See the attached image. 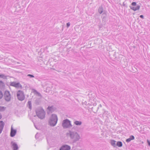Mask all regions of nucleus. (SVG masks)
<instances>
[{
    "mask_svg": "<svg viewBox=\"0 0 150 150\" xmlns=\"http://www.w3.org/2000/svg\"><path fill=\"white\" fill-rule=\"evenodd\" d=\"M56 109V108L54 107L53 106H49L47 108V109L48 110L49 112L51 113L53 112Z\"/></svg>",
    "mask_w": 150,
    "mask_h": 150,
    "instance_id": "1a4fd4ad",
    "label": "nucleus"
},
{
    "mask_svg": "<svg viewBox=\"0 0 150 150\" xmlns=\"http://www.w3.org/2000/svg\"><path fill=\"white\" fill-rule=\"evenodd\" d=\"M7 76H6L4 74H0V78L4 79H7Z\"/></svg>",
    "mask_w": 150,
    "mask_h": 150,
    "instance_id": "aec40b11",
    "label": "nucleus"
},
{
    "mask_svg": "<svg viewBox=\"0 0 150 150\" xmlns=\"http://www.w3.org/2000/svg\"><path fill=\"white\" fill-rule=\"evenodd\" d=\"M34 92L38 94L39 96H41V95L36 90H35Z\"/></svg>",
    "mask_w": 150,
    "mask_h": 150,
    "instance_id": "c85d7f7f",
    "label": "nucleus"
},
{
    "mask_svg": "<svg viewBox=\"0 0 150 150\" xmlns=\"http://www.w3.org/2000/svg\"><path fill=\"white\" fill-rule=\"evenodd\" d=\"M28 104L29 106V108L30 109H31L32 108V104L31 101H28Z\"/></svg>",
    "mask_w": 150,
    "mask_h": 150,
    "instance_id": "4be33fe9",
    "label": "nucleus"
},
{
    "mask_svg": "<svg viewBox=\"0 0 150 150\" xmlns=\"http://www.w3.org/2000/svg\"><path fill=\"white\" fill-rule=\"evenodd\" d=\"M4 98L6 101L9 102L10 101L11 99V95L9 91H6L4 93Z\"/></svg>",
    "mask_w": 150,
    "mask_h": 150,
    "instance_id": "0eeeda50",
    "label": "nucleus"
},
{
    "mask_svg": "<svg viewBox=\"0 0 150 150\" xmlns=\"http://www.w3.org/2000/svg\"><path fill=\"white\" fill-rule=\"evenodd\" d=\"M129 138L131 139V140H133L134 139V137L133 135L130 136Z\"/></svg>",
    "mask_w": 150,
    "mask_h": 150,
    "instance_id": "a878e982",
    "label": "nucleus"
},
{
    "mask_svg": "<svg viewBox=\"0 0 150 150\" xmlns=\"http://www.w3.org/2000/svg\"><path fill=\"white\" fill-rule=\"evenodd\" d=\"M11 144L13 147V150H17L18 149V146L16 143L12 141L11 142Z\"/></svg>",
    "mask_w": 150,
    "mask_h": 150,
    "instance_id": "f8f14e48",
    "label": "nucleus"
},
{
    "mask_svg": "<svg viewBox=\"0 0 150 150\" xmlns=\"http://www.w3.org/2000/svg\"><path fill=\"white\" fill-rule=\"evenodd\" d=\"M16 133V129H13L12 127H11V130L10 133V136L13 137H14Z\"/></svg>",
    "mask_w": 150,
    "mask_h": 150,
    "instance_id": "9b49d317",
    "label": "nucleus"
},
{
    "mask_svg": "<svg viewBox=\"0 0 150 150\" xmlns=\"http://www.w3.org/2000/svg\"><path fill=\"white\" fill-rule=\"evenodd\" d=\"M71 149L70 146L67 145H63L59 149V150H69Z\"/></svg>",
    "mask_w": 150,
    "mask_h": 150,
    "instance_id": "6e6552de",
    "label": "nucleus"
},
{
    "mask_svg": "<svg viewBox=\"0 0 150 150\" xmlns=\"http://www.w3.org/2000/svg\"><path fill=\"white\" fill-rule=\"evenodd\" d=\"M98 12L100 14H101L103 12V8L102 6H100L98 9Z\"/></svg>",
    "mask_w": 150,
    "mask_h": 150,
    "instance_id": "dca6fc26",
    "label": "nucleus"
},
{
    "mask_svg": "<svg viewBox=\"0 0 150 150\" xmlns=\"http://www.w3.org/2000/svg\"><path fill=\"white\" fill-rule=\"evenodd\" d=\"M69 134L71 139H72L73 143H75L80 139L79 135L76 132L69 131Z\"/></svg>",
    "mask_w": 150,
    "mask_h": 150,
    "instance_id": "f257e3e1",
    "label": "nucleus"
},
{
    "mask_svg": "<svg viewBox=\"0 0 150 150\" xmlns=\"http://www.w3.org/2000/svg\"><path fill=\"white\" fill-rule=\"evenodd\" d=\"M58 120L57 115L54 114L52 115L50 120L49 123L51 126L54 127L56 124Z\"/></svg>",
    "mask_w": 150,
    "mask_h": 150,
    "instance_id": "7ed1b4c3",
    "label": "nucleus"
},
{
    "mask_svg": "<svg viewBox=\"0 0 150 150\" xmlns=\"http://www.w3.org/2000/svg\"><path fill=\"white\" fill-rule=\"evenodd\" d=\"M147 142L148 144V146L150 147V140H147Z\"/></svg>",
    "mask_w": 150,
    "mask_h": 150,
    "instance_id": "c756f323",
    "label": "nucleus"
},
{
    "mask_svg": "<svg viewBox=\"0 0 150 150\" xmlns=\"http://www.w3.org/2000/svg\"><path fill=\"white\" fill-rule=\"evenodd\" d=\"M2 115L1 114L0 112V120L2 118Z\"/></svg>",
    "mask_w": 150,
    "mask_h": 150,
    "instance_id": "473e14b6",
    "label": "nucleus"
},
{
    "mask_svg": "<svg viewBox=\"0 0 150 150\" xmlns=\"http://www.w3.org/2000/svg\"><path fill=\"white\" fill-rule=\"evenodd\" d=\"M17 96L19 100L21 101L23 100L25 98L23 91L20 90L18 91L17 93Z\"/></svg>",
    "mask_w": 150,
    "mask_h": 150,
    "instance_id": "39448f33",
    "label": "nucleus"
},
{
    "mask_svg": "<svg viewBox=\"0 0 150 150\" xmlns=\"http://www.w3.org/2000/svg\"><path fill=\"white\" fill-rule=\"evenodd\" d=\"M74 123L76 125H80L82 124V122L80 121H75L74 122Z\"/></svg>",
    "mask_w": 150,
    "mask_h": 150,
    "instance_id": "f3484780",
    "label": "nucleus"
},
{
    "mask_svg": "<svg viewBox=\"0 0 150 150\" xmlns=\"http://www.w3.org/2000/svg\"><path fill=\"white\" fill-rule=\"evenodd\" d=\"M27 76H28V77H29L30 78H34V76L33 75H31V74H28L27 75Z\"/></svg>",
    "mask_w": 150,
    "mask_h": 150,
    "instance_id": "393cba45",
    "label": "nucleus"
},
{
    "mask_svg": "<svg viewBox=\"0 0 150 150\" xmlns=\"http://www.w3.org/2000/svg\"><path fill=\"white\" fill-rule=\"evenodd\" d=\"M116 141L114 140H110V144L111 145L114 147H116Z\"/></svg>",
    "mask_w": 150,
    "mask_h": 150,
    "instance_id": "4468645a",
    "label": "nucleus"
},
{
    "mask_svg": "<svg viewBox=\"0 0 150 150\" xmlns=\"http://www.w3.org/2000/svg\"><path fill=\"white\" fill-rule=\"evenodd\" d=\"M129 7L131 9L135 11L137 10H139L140 7V6H139V5H137V6L136 7H132V6H129Z\"/></svg>",
    "mask_w": 150,
    "mask_h": 150,
    "instance_id": "ddd939ff",
    "label": "nucleus"
},
{
    "mask_svg": "<svg viewBox=\"0 0 150 150\" xmlns=\"http://www.w3.org/2000/svg\"><path fill=\"white\" fill-rule=\"evenodd\" d=\"M3 96V94L2 92L0 90V99H1Z\"/></svg>",
    "mask_w": 150,
    "mask_h": 150,
    "instance_id": "b1692460",
    "label": "nucleus"
},
{
    "mask_svg": "<svg viewBox=\"0 0 150 150\" xmlns=\"http://www.w3.org/2000/svg\"><path fill=\"white\" fill-rule=\"evenodd\" d=\"M70 24L69 22L67 23V27L68 28L70 26Z\"/></svg>",
    "mask_w": 150,
    "mask_h": 150,
    "instance_id": "7c9ffc66",
    "label": "nucleus"
},
{
    "mask_svg": "<svg viewBox=\"0 0 150 150\" xmlns=\"http://www.w3.org/2000/svg\"><path fill=\"white\" fill-rule=\"evenodd\" d=\"M122 146V143L120 141H118L116 143V146H118L119 147H121Z\"/></svg>",
    "mask_w": 150,
    "mask_h": 150,
    "instance_id": "a211bd4d",
    "label": "nucleus"
},
{
    "mask_svg": "<svg viewBox=\"0 0 150 150\" xmlns=\"http://www.w3.org/2000/svg\"><path fill=\"white\" fill-rule=\"evenodd\" d=\"M123 5L124 6H125V2H124L123 3Z\"/></svg>",
    "mask_w": 150,
    "mask_h": 150,
    "instance_id": "f704fd0d",
    "label": "nucleus"
},
{
    "mask_svg": "<svg viewBox=\"0 0 150 150\" xmlns=\"http://www.w3.org/2000/svg\"><path fill=\"white\" fill-rule=\"evenodd\" d=\"M107 16L106 12L104 11L102 14V18L103 21H105L106 19V18Z\"/></svg>",
    "mask_w": 150,
    "mask_h": 150,
    "instance_id": "2eb2a0df",
    "label": "nucleus"
},
{
    "mask_svg": "<svg viewBox=\"0 0 150 150\" xmlns=\"http://www.w3.org/2000/svg\"><path fill=\"white\" fill-rule=\"evenodd\" d=\"M4 125L5 123L3 121H0V134L1 133L3 129Z\"/></svg>",
    "mask_w": 150,
    "mask_h": 150,
    "instance_id": "9d476101",
    "label": "nucleus"
},
{
    "mask_svg": "<svg viewBox=\"0 0 150 150\" xmlns=\"http://www.w3.org/2000/svg\"><path fill=\"white\" fill-rule=\"evenodd\" d=\"M37 135H38V133H37V134H36L35 136V138L36 139H37V138H38V137H37Z\"/></svg>",
    "mask_w": 150,
    "mask_h": 150,
    "instance_id": "72a5a7b5",
    "label": "nucleus"
},
{
    "mask_svg": "<svg viewBox=\"0 0 150 150\" xmlns=\"http://www.w3.org/2000/svg\"><path fill=\"white\" fill-rule=\"evenodd\" d=\"M62 125L64 128H69L72 126L71 122L68 119L63 120Z\"/></svg>",
    "mask_w": 150,
    "mask_h": 150,
    "instance_id": "20e7f679",
    "label": "nucleus"
},
{
    "mask_svg": "<svg viewBox=\"0 0 150 150\" xmlns=\"http://www.w3.org/2000/svg\"><path fill=\"white\" fill-rule=\"evenodd\" d=\"M10 85L17 89H21L22 88V86L19 82H16L15 81L11 82L10 83Z\"/></svg>",
    "mask_w": 150,
    "mask_h": 150,
    "instance_id": "423d86ee",
    "label": "nucleus"
},
{
    "mask_svg": "<svg viewBox=\"0 0 150 150\" xmlns=\"http://www.w3.org/2000/svg\"><path fill=\"white\" fill-rule=\"evenodd\" d=\"M4 83L3 81H0V87L3 86Z\"/></svg>",
    "mask_w": 150,
    "mask_h": 150,
    "instance_id": "5701e85b",
    "label": "nucleus"
},
{
    "mask_svg": "<svg viewBox=\"0 0 150 150\" xmlns=\"http://www.w3.org/2000/svg\"><path fill=\"white\" fill-rule=\"evenodd\" d=\"M131 140H132L131 139L129 138L128 139H127L126 140V141L128 143Z\"/></svg>",
    "mask_w": 150,
    "mask_h": 150,
    "instance_id": "bb28decb",
    "label": "nucleus"
},
{
    "mask_svg": "<svg viewBox=\"0 0 150 150\" xmlns=\"http://www.w3.org/2000/svg\"><path fill=\"white\" fill-rule=\"evenodd\" d=\"M35 112L37 116L39 118L41 119H43L45 118V113L42 108L37 109L36 110Z\"/></svg>",
    "mask_w": 150,
    "mask_h": 150,
    "instance_id": "f03ea898",
    "label": "nucleus"
},
{
    "mask_svg": "<svg viewBox=\"0 0 150 150\" xmlns=\"http://www.w3.org/2000/svg\"><path fill=\"white\" fill-rule=\"evenodd\" d=\"M40 102V100L39 98L36 99L35 101V103L37 105H39Z\"/></svg>",
    "mask_w": 150,
    "mask_h": 150,
    "instance_id": "6ab92c4d",
    "label": "nucleus"
},
{
    "mask_svg": "<svg viewBox=\"0 0 150 150\" xmlns=\"http://www.w3.org/2000/svg\"><path fill=\"white\" fill-rule=\"evenodd\" d=\"M6 108V107L3 106H0V112H3L5 110Z\"/></svg>",
    "mask_w": 150,
    "mask_h": 150,
    "instance_id": "412c9836",
    "label": "nucleus"
},
{
    "mask_svg": "<svg viewBox=\"0 0 150 150\" xmlns=\"http://www.w3.org/2000/svg\"><path fill=\"white\" fill-rule=\"evenodd\" d=\"M131 5L132 6H135L136 5V3L135 2H133L132 3Z\"/></svg>",
    "mask_w": 150,
    "mask_h": 150,
    "instance_id": "cd10ccee",
    "label": "nucleus"
},
{
    "mask_svg": "<svg viewBox=\"0 0 150 150\" xmlns=\"http://www.w3.org/2000/svg\"><path fill=\"white\" fill-rule=\"evenodd\" d=\"M140 17L144 19V16L143 15H141L139 16Z\"/></svg>",
    "mask_w": 150,
    "mask_h": 150,
    "instance_id": "2f4dec72",
    "label": "nucleus"
}]
</instances>
